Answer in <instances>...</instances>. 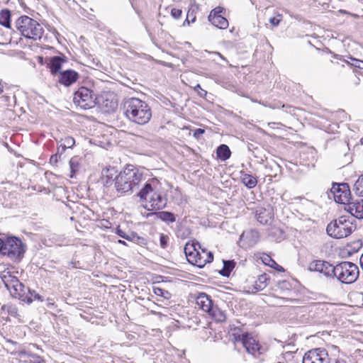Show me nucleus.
I'll use <instances>...</instances> for the list:
<instances>
[{
    "instance_id": "5",
    "label": "nucleus",
    "mask_w": 363,
    "mask_h": 363,
    "mask_svg": "<svg viewBox=\"0 0 363 363\" xmlns=\"http://www.w3.org/2000/svg\"><path fill=\"white\" fill-rule=\"evenodd\" d=\"M16 28L21 35L33 40H40L43 35L42 26L28 16H22L16 21Z\"/></svg>"
},
{
    "instance_id": "12",
    "label": "nucleus",
    "mask_w": 363,
    "mask_h": 363,
    "mask_svg": "<svg viewBox=\"0 0 363 363\" xmlns=\"http://www.w3.org/2000/svg\"><path fill=\"white\" fill-rule=\"evenodd\" d=\"M303 363H330L328 353L320 347L311 350L304 354Z\"/></svg>"
},
{
    "instance_id": "41",
    "label": "nucleus",
    "mask_w": 363,
    "mask_h": 363,
    "mask_svg": "<svg viewBox=\"0 0 363 363\" xmlns=\"http://www.w3.org/2000/svg\"><path fill=\"white\" fill-rule=\"evenodd\" d=\"M262 259V262L265 264V265H268L269 266L272 262L274 261V259H272V258L269 256L268 255H263V256L261 257Z\"/></svg>"
},
{
    "instance_id": "51",
    "label": "nucleus",
    "mask_w": 363,
    "mask_h": 363,
    "mask_svg": "<svg viewBox=\"0 0 363 363\" xmlns=\"http://www.w3.org/2000/svg\"><path fill=\"white\" fill-rule=\"evenodd\" d=\"M213 54H214L215 55L218 56V57H220L221 59H223V60H225V59L223 57V55H222L220 53H219V52H214Z\"/></svg>"
},
{
    "instance_id": "31",
    "label": "nucleus",
    "mask_w": 363,
    "mask_h": 363,
    "mask_svg": "<svg viewBox=\"0 0 363 363\" xmlns=\"http://www.w3.org/2000/svg\"><path fill=\"white\" fill-rule=\"evenodd\" d=\"M11 13L9 10H3L0 12V24L6 28H10Z\"/></svg>"
},
{
    "instance_id": "61",
    "label": "nucleus",
    "mask_w": 363,
    "mask_h": 363,
    "mask_svg": "<svg viewBox=\"0 0 363 363\" xmlns=\"http://www.w3.org/2000/svg\"><path fill=\"white\" fill-rule=\"evenodd\" d=\"M362 143H363V138L362 139Z\"/></svg>"
},
{
    "instance_id": "18",
    "label": "nucleus",
    "mask_w": 363,
    "mask_h": 363,
    "mask_svg": "<svg viewBox=\"0 0 363 363\" xmlns=\"http://www.w3.org/2000/svg\"><path fill=\"white\" fill-rule=\"evenodd\" d=\"M259 240V234L255 230L243 232L240 236V241L247 247H253Z\"/></svg>"
},
{
    "instance_id": "37",
    "label": "nucleus",
    "mask_w": 363,
    "mask_h": 363,
    "mask_svg": "<svg viewBox=\"0 0 363 363\" xmlns=\"http://www.w3.org/2000/svg\"><path fill=\"white\" fill-rule=\"evenodd\" d=\"M196 20V16L194 13V9H190L187 12L186 18L184 22H183V26L185 25L186 23L188 25L190 24V23H194Z\"/></svg>"
},
{
    "instance_id": "48",
    "label": "nucleus",
    "mask_w": 363,
    "mask_h": 363,
    "mask_svg": "<svg viewBox=\"0 0 363 363\" xmlns=\"http://www.w3.org/2000/svg\"><path fill=\"white\" fill-rule=\"evenodd\" d=\"M270 267L273 269H276L279 267V264L274 260L272 264L269 265Z\"/></svg>"
},
{
    "instance_id": "50",
    "label": "nucleus",
    "mask_w": 363,
    "mask_h": 363,
    "mask_svg": "<svg viewBox=\"0 0 363 363\" xmlns=\"http://www.w3.org/2000/svg\"><path fill=\"white\" fill-rule=\"evenodd\" d=\"M57 154H55V155H52L50 158V160L52 161V160H55V161H57Z\"/></svg>"
},
{
    "instance_id": "39",
    "label": "nucleus",
    "mask_w": 363,
    "mask_h": 363,
    "mask_svg": "<svg viewBox=\"0 0 363 363\" xmlns=\"http://www.w3.org/2000/svg\"><path fill=\"white\" fill-rule=\"evenodd\" d=\"M153 292L155 294L159 296H162L164 298H167V295H168V292L160 287H153Z\"/></svg>"
},
{
    "instance_id": "60",
    "label": "nucleus",
    "mask_w": 363,
    "mask_h": 363,
    "mask_svg": "<svg viewBox=\"0 0 363 363\" xmlns=\"http://www.w3.org/2000/svg\"><path fill=\"white\" fill-rule=\"evenodd\" d=\"M185 129H186V130H188V128H186L185 127H183V128H182V130H185Z\"/></svg>"
},
{
    "instance_id": "33",
    "label": "nucleus",
    "mask_w": 363,
    "mask_h": 363,
    "mask_svg": "<svg viewBox=\"0 0 363 363\" xmlns=\"http://www.w3.org/2000/svg\"><path fill=\"white\" fill-rule=\"evenodd\" d=\"M353 190L357 195L363 196V174L354 183Z\"/></svg>"
},
{
    "instance_id": "11",
    "label": "nucleus",
    "mask_w": 363,
    "mask_h": 363,
    "mask_svg": "<svg viewBox=\"0 0 363 363\" xmlns=\"http://www.w3.org/2000/svg\"><path fill=\"white\" fill-rule=\"evenodd\" d=\"M330 191L335 202L346 205L350 203V190L347 184H333Z\"/></svg>"
},
{
    "instance_id": "56",
    "label": "nucleus",
    "mask_w": 363,
    "mask_h": 363,
    "mask_svg": "<svg viewBox=\"0 0 363 363\" xmlns=\"http://www.w3.org/2000/svg\"><path fill=\"white\" fill-rule=\"evenodd\" d=\"M3 89H4V86L0 82V94L3 91Z\"/></svg>"
},
{
    "instance_id": "43",
    "label": "nucleus",
    "mask_w": 363,
    "mask_h": 363,
    "mask_svg": "<svg viewBox=\"0 0 363 363\" xmlns=\"http://www.w3.org/2000/svg\"><path fill=\"white\" fill-rule=\"evenodd\" d=\"M195 91H196L199 95L201 97H204L207 94V91L201 89L199 84H197L194 87Z\"/></svg>"
},
{
    "instance_id": "47",
    "label": "nucleus",
    "mask_w": 363,
    "mask_h": 363,
    "mask_svg": "<svg viewBox=\"0 0 363 363\" xmlns=\"http://www.w3.org/2000/svg\"><path fill=\"white\" fill-rule=\"evenodd\" d=\"M30 363H45V362L40 357H37L34 358L33 359H31Z\"/></svg>"
},
{
    "instance_id": "54",
    "label": "nucleus",
    "mask_w": 363,
    "mask_h": 363,
    "mask_svg": "<svg viewBox=\"0 0 363 363\" xmlns=\"http://www.w3.org/2000/svg\"><path fill=\"white\" fill-rule=\"evenodd\" d=\"M50 298H48V307H50V306H53V305H54V303H53L52 302H50Z\"/></svg>"
},
{
    "instance_id": "38",
    "label": "nucleus",
    "mask_w": 363,
    "mask_h": 363,
    "mask_svg": "<svg viewBox=\"0 0 363 363\" xmlns=\"http://www.w3.org/2000/svg\"><path fill=\"white\" fill-rule=\"evenodd\" d=\"M260 104L263 105L265 107H268L270 108H279L281 107L282 104L279 101H274L272 103H267V102H259Z\"/></svg>"
},
{
    "instance_id": "29",
    "label": "nucleus",
    "mask_w": 363,
    "mask_h": 363,
    "mask_svg": "<svg viewBox=\"0 0 363 363\" xmlns=\"http://www.w3.org/2000/svg\"><path fill=\"white\" fill-rule=\"evenodd\" d=\"M235 267V262L234 260L223 261V267L220 271V274L223 277H229L230 272Z\"/></svg>"
},
{
    "instance_id": "36",
    "label": "nucleus",
    "mask_w": 363,
    "mask_h": 363,
    "mask_svg": "<svg viewBox=\"0 0 363 363\" xmlns=\"http://www.w3.org/2000/svg\"><path fill=\"white\" fill-rule=\"evenodd\" d=\"M282 19H283L282 14H281L279 13H277L274 16L271 17L269 19V21L272 26L276 27V26H279V23L282 21Z\"/></svg>"
},
{
    "instance_id": "13",
    "label": "nucleus",
    "mask_w": 363,
    "mask_h": 363,
    "mask_svg": "<svg viewBox=\"0 0 363 363\" xmlns=\"http://www.w3.org/2000/svg\"><path fill=\"white\" fill-rule=\"evenodd\" d=\"M235 342H240L245 348L246 352L256 357L257 354H260L261 347L256 340L248 334L235 336Z\"/></svg>"
},
{
    "instance_id": "20",
    "label": "nucleus",
    "mask_w": 363,
    "mask_h": 363,
    "mask_svg": "<svg viewBox=\"0 0 363 363\" xmlns=\"http://www.w3.org/2000/svg\"><path fill=\"white\" fill-rule=\"evenodd\" d=\"M269 280V276L267 274L259 275L257 279L255 281L252 286L248 287V291L252 293H256L259 291H262L268 285Z\"/></svg>"
},
{
    "instance_id": "8",
    "label": "nucleus",
    "mask_w": 363,
    "mask_h": 363,
    "mask_svg": "<svg viewBox=\"0 0 363 363\" xmlns=\"http://www.w3.org/2000/svg\"><path fill=\"white\" fill-rule=\"evenodd\" d=\"M25 252L22 241L16 237H9L3 240L1 253L12 260L20 259Z\"/></svg>"
},
{
    "instance_id": "35",
    "label": "nucleus",
    "mask_w": 363,
    "mask_h": 363,
    "mask_svg": "<svg viewBox=\"0 0 363 363\" xmlns=\"http://www.w3.org/2000/svg\"><path fill=\"white\" fill-rule=\"evenodd\" d=\"M160 218L166 222H174L175 221V216L173 213L167 212V211H162L160 213Z\"/></svg>"
},
{
    "instance_id": "34",
    "label": "nucleus",
    "mask_w": 363,
    "mask_h": 363,
    "mask_svg": "<svg viewBox=\"0 0 363 363\" xmlns=\"http://www.w3.org/2000/svg\"><path fill=\"white\" fill-rule=\"evenodd\" d=\"M61 147H62V151H65L67 148H71L74 145L75 140L72 137H66L62 140Z\"/></svg>"
},
{
    "instance_id": "53",
    "label": "nucleus",
    "mask_w": 363,
    "mask_h": 363,
    "mask_svg": "<svg viewBox=\"0 0 363 363\" xmlns=\"http://www.w3.org/2000/svg\"><path fill=\"white\" fill-rule=\"evenodd\" d=\"M275 269H277L279 272H283L284 271V268L281 266H280V265H279V267L277 268H276Z\"/></svg>"
},
{
    "instance_id": "14",
    "label": "nucleus",
    "mask_w": 363,
    "mask_h": 363,
    "mask_svg": "<svg viewBox=\"0 0 363 363\" xmlns=\"http://www.w3.org/2000/svg\"><path fill=\"white\" fill-rule=\"evenodd\" d=\"M310 271L318 272L328 277H333L335 267L323 260H315L308 266Z\"/></svg>"
},
{
    "instance_id": "23",
    "label": "nucleus",
    "mask_w": 363,
    "mask_h": 363,
    "mask_svg": "<svg viewBox=\"0 0 363 363\" xmlns=\"http://www.w3.org/2000/svg\"><path fill=\"white\" fill-rule=\"evenodd\" d=\"M208 18L212 25L218 28L225 29L228 26V20L222 15L218 16H208Z\"/></svg>"
},
{
    "instance_id": "58",
    "label": "nucleus",
    "mask_w": 363,
    "mask_h": 363,
    "mask_svg": "<svg viewBox=\"0 0 363 363\" xmlns=\"http://www.w3.org/2000/svg\"><path fill=\"white\" fill-rule=\"evenodd\" d=\"M352 65L355 67H361L359 65H357V64H354V63H352Z\"/></svg>"
},
{
    "instance_id": "57",
    "label": "nucleus",
    "mask_w": 363,
    "mask_h": 363,
    "mask_svg": "<svg viewBox=\"0 0 363 363\" xmlns=\"http://www.w3.org/2000/svg\"><path fill=\"white\" fill-rule=\"evenodd\" d=\"M352 61L356 62L357 63H360V62H362L361 61H359V60H356V59H354V58H352Z\"/></svg>"
},
{
    "instance_id": "46",
    "label": "nucleus",
    "mask_w": 363,
    "mask_h": 363,
    "mask_svg": "<svg viewBox=\"0 0 363 363\" xmlns=\"http://www.w3.org/2000/svg\"><path fill=\"white\" fill-rule=\"evenodd\" d=\"M160 245L163 248H164L167 245V238L164 235L160 237Z\"/></svg>"
},
{
    "instance_id": "25",
    "label": "nucleus",
    "mask_w": 363,
    "mask_h": 363,
    "mask_svg": "<svg viewBox=\"0 0 363 363\" xmlns=\"http://www.w3.org/2000/svg\"><path fill=\"white\" fill-rule=\"evenodd\" d=\"M216 154L218 158L222 161H225L230 158L231 152L228 145L223 144L218 147Z\"/></svg>"
},
{
    "instance_id": "2",
    "label": "nucleus",
    "mask_w": 363,
    "mask_h": 363,
    "mask_svg": "<svg viewBox=\"0 0 363 363\" xmlns=\"http://www.w3.org/2000/svg\"><path fill=\"white\" fill-rule=\"evenodd\" d=\"M143 179V175L138 169L128 167L116 177L114 186L118 193L130 194L138 189Z\"/></svg>"
},
{
    "instance_id": "3",
    "label": "nucleus",
    "mask_w": 363,
    "mask_h": 363,
    "mask_svg": "<svg viewBox=\"0 0 363 363\" xmlns=\"http://www.w3.org/2000/svg\"><path fill=\"white\" fill-rule=\"evenodd\" d=\"M199 249H201L200 245L192 241L185 245L183 252L189 264L202 268L207 263L213 261V255L211 252H207L205 249H201V252H200Z\"/></svg>"
},
{
    "instance_id": "42",
    "label": "nucleus",
    "mask_w": 363,
    "mask_h": 363,
    "mask_svg": "<svg viewBox=\"0 0 363 363\" xmlns=\"http://www.w3.org/2000/svg\"><path fill=\"white\" fill-rule=\"evenodd\" d=\"M281 108L284 109V111L290 114H295V108L290 105L282 104Z\"/></svg>"
},
{
    "instance_id": "1",
    "label": "nucleus",
    "mask_w": 363,
    "mask_h": 363,
    "mask_svg": "<svg viewBox=\"0 0 363 363\" xmlns=\"http://www.w3.org/2000/svg\"><path fill=\"white\" fill-rule=\"evenodd\" d=\"M124 114L131 122L138 125L147 123L152 116L147 104L138 98L126 99L123 105Z\"/></svg>"
},
{
    "instance_id": "17",
    "label": "nucleus",
    "mask_w": 363,
    "mask_h": 363,
    "mask_svg": "<svg viewBox=\"0 0 363 363\" xmlns=\"http://www.w3.org/2000/svg\"><path fill=\"white\" fill-rule=\"evenodd\" d=\"M345 211L352 217L358 219L363 218V199L355 202H350L345 208Z\"/></svg>"
},
{
    "instance_id": "28",
    "label": "nucleus",
    "mask_w": 363,
    "mask_h": 363,
    "mask_svg": "<svg viewBox=\"0 0 363 363\" xmlns=\"http://www.w3.org/2000/svg\"><path fill=\"white\" fill-rule=\"evenodd\" d=\"M241 179L244 185L248 189L254 188L257 184L256 177L249 174L242 173Z\"/></svg>"
},
{
    "instance_id": "21",
    "label": "nucleus",
    "mask_w": 363,
    "mask_h": 363,
    "mask_svg": "<svg viewBox=\"0 0 363 363\" xmlns=\"http://www.w3.org/2000/svg\"><path fill=\"white\" fill-rule=\"evenodd\" d=\"M114 167H109L103 169L101 172L102 181L104 185L109 186L113 181L116 182V177L118 175Z\"/></svg>"
},
{
    "instance_id": "30",
    "label": "nucleus",
    "mask_w": 363,
    "mask_h": 363,
    "mask_svg": "<svg viewBox=\"0 0 363 363\" xmlns=\"http://www.w3.org/2000/svg\"><path fill=\"white\" fill-rule=\"evenodd\" d=\"M116 233L120 237L128 240V241H138L140 239V238L135 233H126L121 228H118L116 230Z\"/></svg>"
},
{
    "instance_id": "7",
    "label": "nucleus",
    "mask_w": 363,
    "mask_h": 363,
    "mask_svg": "<svg viewBox=\"0 0 363 363\" xmlns=\"http://www.w3.org/2000/svg\"><path fill=\"white\" fill-rule=\"evenodd\" d=\"M358 267L350 262H342L335 266L333 277L342 284L354 283L359 277Z\"/></svg>"
},
{
    "instance_id": "62",
    "label": "nucleus",
    "mask_w": 363,
    "mask_h": 363,
    "mask_svg": "<svg viewBox=\"0 0 363 363\" xmlns=\"http://www.w3.org/2000/svg\"><path fill=\"white\" fill-rule=\"evenodd\" d=\"M182 363H186V362H184L183 361V362H182Z\"/></svg>"
},
{
    "instance_id": "44",
    "label": "nucleus",
    "mask_w": 363,
    "mask_h": 363,
    "mask_svg": "<svg viewBox=\"0 0 363 363\" xmlns=\"http://www.w3.org/2000/svg\"><path fill=\"white\" fill-rule=\"evenodd\" d=\"M171 14L174 18H179L182 15V10L177 9H172L171 10Z\"/></svg>"
},
{
    "instance_id": "22",
    "label": "nucleus",
    "mask_w": 363,
    "mask_h": 363,
    "mask_svg": "<svg viewBox=\"0 0 363 363\" xmlns=\"http://www.w3.org/2000/svg\"><path fill=\"white\" fill-rule=\"evenodd\" d=\"M268 236L272 240L279 242L285 238V233L280 228L274 226L269 229Z\"/></svg>"
},
{
    "instance_id": "55",
    "label": "nucleus",
    "mask_w": 363,
    "mask_h": 363,
    "mask_svg": "<svg viewBox=\"0 0 363 363\" xmlns=\"http://www.w3.org/2000/svg\"><path fill=\"white\" fill-rule=\"evenodd\" d=\"M118 243H120V244L125 245H126L125 242V241H123V240H118Z\"/></svg>"
},
{
    "instance_id": "45",
    "label": "nucleus",
    "mask_w": 363,
    "mask_h": 363,
    "mask_svg": "<svg viewBox=\"0 0 363 363\" xmlns=\"http://www.w3.org/2000/svg\"><path fill=\"white\" fill-rule=\"evenodd\" d=\"M205 130L201 128H197L194 131V136L199 139L201 135L204 133Z\"/></svg>"
},
{
    "instance_id": "40",
    "label": "nucleus",
    "mask_w": 363,
    "mask_h": 363,
    "mask_svg": "<svg viewBox=\"0 0 363 363\" xmlns=\"http://www.w3.org/2000/svg\"><path fill=\"white\" fill-rule=\"evenodd\" d=\"M223 10H224L223 8H222L220 6H218L211 11L209 16H221V13H223Z\"/></svg>"
},
{
    "instance_id": "4",
    "label": "nucleus",
    "mask_w": 363,
    "mask_h": 363,
    "mask_svg": "<svg viewBox=\"0 0 363 363\" xmlns=\"http://www.w3.org/2000/svg\"><path fill=\"white\" fill-rule=\"evenodd\" d=\"M140 202L147 211H157L166 206V200L158 193L155 192L152 186L145 183L138 194Z\"/></svg>"
},
{
    "instance_id": "6",
    "label": "nucleus",
    "mask_w": 363,
    "mask_h": 363,
    "mask_svg": "<svg viewBox=\"0 0 363 363\" xmlns=\"http://www.w3.org/2000/svg\"><path fill=\"white\" fill-rule=\"evenodd\" d=\"M356 229V225L353 223L352 218L346 216H342L332 222H330L326 228L329 236L341 239L350 235Z\"/></svg>"
},
{
    "instance_id": "26",
    "label": "nucleus",
    "mask_w": 363,
    "mask_h": 363,
    "mask_svg": "<svg viewBox=\"0 0 363 363\" xmlns=\"http://www.w3.org/2000/svg\"><path fill=\"white\" fill-rule=\"evenodd\" d=\"M80 160L81 159L77 156H74L70 159L69 164L70 168L69 177L71 178H73L75 174L79 171L81 167Z\"/></svg>"
},
{
    "instance_id": "52",
    "label": "nucleus",
    "mask_w": 363,
    "mask_h": 363,
    "mask_svg": "<svg viewBox=\"0 0 363 363\" xmlns=\"http://www.w3.org/2000/svg\"><path fill=\"white\" fill-rule=\"evenodd\" d=\"M359 262H360V265L363 269V254L362 255V256L360 257Z\"/></svg>"
},
{
    "instance_id": "24",
    "label": "nucleus",
    "mask_w": 363,
    "mask_h": 363,
    "mask_svg": "<svg viewBox=\"0 0 363 363\" xmlns=\"http://www.w3.org/2000/svg\"><path fill=\"white\" fill-rule=\"evenodd\" d=\"M208 314L217 322H224L226 320L225 311L218 308L217 306H213L212 310Z\"/></svg>"
},
{
    "instance_id": "49",
    "label": "nucleus",
    "mask_w": 363,
    "mask_h": 363,
    "mask_svg": "<svg viewBox=\"0 0 363 363\" xmlns=\"http://www.w3.org/2000/svg\"><path fill=\"white\" fill-rule=\"evenodd\" d=\"M65 151H62V147H61V145L57 147V154L62 155Z\"/></svg>"
},
{
    "instance_id": "27",
    "label": "nucleus",
    "mask_w": 363,
    "mask_h": 363,
    "mask_svg": "<svg viewBox=\"0 0 363 363\" xmlns=\"http://www.w3.org/2000/svg\"><path fill=\"white\" fill-rule=\"evenodd\" d=\"M271 213L266 209H260L257 213V220L262 224H268L272 220Z\"/></svg>"
},
{
    "instance_id": "32",
    "label": "nucleus",
    "mask_w": 363,
    "mask_h": 363,
    "mask_svg": "<svg viewBox=\"0 0 363 363\" xmlns=\"http://www.w3.org/2000/svg\"><path fill=\"white\" fill-rule=\"evenodd\" d=\"M26 290L28 291L29 296H27L25 298L23 296L21 298L23 301H25L26 299V301H27L28 303H32L34 300H38V301H43V299L42 298V296L40 295H39L38 293H36L35 291H31L30 289H26Z\"/></svg>"
},
{
    "instance_id": "15",
    "label": "nucleus",
    "mask_w": 363,
    "mask_h": 363,
    "mask_svg": "<svg viewBox=\"0 0 363 363\" xmlns=\"http://www.w3.org/2000/svg\"><path fill=\"white\" fill-rule=\"evenodd\" d=\"M79 78V74L72 70L67 69L60 72L58 78V82L65 86H69L73 84Z\"/></svg>"
},
{
    "instance_id": "9",
    "label": "nucleus",
    "mask_w": 363,
    "mask_h": 363,
    "mask_svg": "<svg viewBox=\"0 0 363 363\" xmlns=\"http://www.w3.org/2000/svg\"><path fill=\"white\" fill-rule=\"evenodd\" d=\"M0 278L5 287L15 297L21 298L26 294V287L21 284L16 277L13 276L10 271L4 270L0 273Z\"/></svg>"
},
{
    "instance_id": "10",
    "label": "nucleus",
    "mask_w": 363,
    "mask_h": 363,
    "mask_svg": "<svg viewBox=\"0 0 363 363\" xmlns=\"http://www.w3.org/2000/svg\"><path fill=\"white\" fill-rule=\"evenodd\" d=\"M95 99L90 89L81 87L74 93L73 101L81 108L88 109L94 106Z\"/></svg>"
},
{
    "instance_id": "19",
    "label": "nucleus",
    "mask_w": 363,
    "mask_h": 363,
    "mask_svg": "<svg viewBox=\"0 0 363 363\" xmlns=\"http://www.w3.org/2000/svg\"><path fill=\"white\" fill-rule=\"evenodd\" d=\"M196 303L199 308L208 313L213 306L212 300L204 293H201L196 297Z\"/></svg>"
},
{
    "instance_id": "16",
    "label": "nucleus",
    "mask_w": 363,
    "mask_h": 363,
    "mask_svg": "<svg viewBox=\"0 0 363 363\" xmlns=\"http://www.w3.org/2000/svg\"><path fill=\"white\" fill-rule=\"evenodd\" d=\"M67 61V58L64 55L54 56L48 59V67L50 70L52 75H55L58 73L60 74V69L64 62Z\"/></svg>"
},
{
    "instance_id": "59",
    "label": "nucleus",
    "mask_w": 363,
    "mask_h": 363,
    "mask_svg": "<svg viewBox=\"0 0 363 363\" xmlns=\"http://www.w3.org/2000/svg\"><path fill=\"white\" fill-rule=\"evenodd\" d=\"M16 313V308H13L12 313Z\"/></svg>"
}]
</instances>
